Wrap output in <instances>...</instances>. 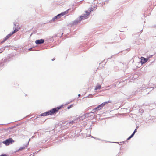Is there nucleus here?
Returning <instances> with one entry per match:
<instances>
[{
    "mask_svg": "<svg viewBox=\"0 0 156 156\" xmlns=\"http://www.w3.org/2000/svg\"><path fill=\"white\" fill-rule=\"evenodd\" d=\"M62 107V106H60L53 108L48 112H46L43 113H42L41 115V116H45L55 114L58 112L59 110Z\"/></svg>",
    "mask_w": 156,
    "mask_h": 156,
    "instance_id": "obj_1",
    "label": "nucleus"
},
{
    "mask_svg": "<svg viewBox=\"0 0 156 156\" xmlns=\"http://www.w3.org/2000/svg\"><path fill=\"white\" fill-rule=\"evenodd\" d=\"M68 10L65 11L64 12H62L61 14H59L56 16H55L53 19H52V21H55L56 20H57L58 19H59L61 18V17L64 15L67 14L68 13Z\"/></svg>",
    "mask_w": 156,
    "mask_h": 156,
    "instance_id": "obj_2",
    "label": "nucleus"
},
{
    "mask_svg": "<svg viewBox=\"0 0 156 156\" xmlns=\"http://www.w3.org/2000/svg\"><path fill=\"white\" fill-rule=\"evenodd\" d=\"M111 101L110 100H109L107 102H104L102 103L101 104L99 105L97 108L93 109L94 110H99L101 109L106 104L109 103H111Z\"/></svg>",
    "mask_w": 156,
    "mask_h": 156,
    "instance_id": "obj_3",
    "label": "nucleus"
},
{
    "mask_svg": "<svg viewBox=\"0 0 156 156\" xmlns=\"http://www.w3.org/2000/svg\"><path fill=\"white\" fill-rule=\"evenodd\" d=\"M14 140L11 138H9L3 141L2 143L6 146L9 145L10 144H12L14 142Z\"/></svg>",
    "mask_w": 156,
    "mask_h": 156,
    "instance_id": "obj_4",
    "label": "nucleus"
},
{
    "mask_svg": "<svg viewBox=\"0 0 156 156\" xmlns=\"http://www.w3.org/2000/svg\"><path fill=\"white\" fill-rule=\"evenodd\" d=\"M140 59L141 60V63L143 64L147 62V61L148 58H146L144 57H141L140 58Z\"/></svg>",
    "mask_w": 156,
    "mask_h": 156,
    "instance_id": "obj_5",
    "label": "nucleus"
},
{
    "mask_svg": "<svg viewBox=\"0 0 156 156\" xmlns=\"http://www.w3.org/2000/svg\"><path fill=\"white\" fill-rule=\"evenodd\" d=\"M44 40L43 39H41L40 40H37L36 41L35 43L37 44H39L44 43Z\"/></svg>",
    "mask_w": 156,
    "mask_h": 156,
    "instance_id": "obj_6",
    "label": "nucleus"
},
{
    "mask_svg": "<svg viewBox=\"0 0 156 156\" xmlns=\"http://www.w3.org/2000/svg\"><path fill=\"white\" fill-rule=\"evenodd\" d=\"M86 14L84 16H82L81 17V18L82 19L84 20L87 18V16L89 15L90 13L88 12L87 11L86 12Z\"/></svg>",
    "mask_w": 156,
    "mask_h": 156,
    "instance_id": "obj_7",
    "label": "nucleus"
},
{
    "mask_svg": "<svg viewBox=\"0 0 156 156\" xmlns=\"http://www.w3.org/2000/svg\"><path fill=\"white\" fill-rule=\"evenodd\" d=\"M12 35V33H10V34L7 35L4 38L3 40V42L5 41L8 38H9Z\"/></svg>",
    "mask_w": 156,
    "mask_h": 156,
    "instance_id": "obj_8",
    "label": "nucleus"
},
{
    "mask_svg": "<svg viewBox=\"0 0 156 156\" xmlns=\"http://www.w3.org/2000/svg\"><path fill=\"white\" fill-rule=\"evenodd\" d=\"M101 88V85L99 84H98L96 86L95 88L94 89L95 90H99Z\"/></svg>",
    "mask_w": 156,
    "mask_h": 156,
    "instance_id": "obj_9",
    "label": "nucleus"
},
{
    "mask_svg": "<svg viewBox=\"0 0 156 156\" xmlns=\"http://www.w3.org/2000/svg\"><path fill=\"white\" fill-rule=\"evenodd\" d=\"M136 131H137V129H136L134 130L133 133L129 138H127V140H129L131 138L134 136V134H135V133L136 132Z\"/></svg>",
    "mask_w": 156,
    "mask_h": 156,
    "instance_id": "obj_10",
    "label": "nucleus"
},
{
    "mask_svg": "<svg viewBox=\"0 0 156 156\" xmlns=\"http://www.w3.org/2000/svg\"><path fill=\"white\" fill-rule=\"evenodd\" d=\"M18 30L17 29H15L14 31L13 32H12V34H13L14 33L16 32L17 31H18Z\"/></svg>",
    "mask_w": 156,
    "mask_h": 156,
    "instance_id": "obj_11",
    "label": "nucleus"
},
{
    "mask_svg": "<svg viewBox=\"0 0 156 156\" xmlns=\"http://www.w3.org/2000/svg\"><path fill=\"white\" fill-rule=\"evenodd\" d=\"M90 113H87V114H85V116H86V117H87V116H88V115L90 114Z\"/></svg>",
    "mask_w": 156,
    "mask_h": 156,
    "instance_id": "obj_12",
    "label": "nucleus"
},
{
    "mask_svg": "<svg viewBox=\"0 0 156 156\" xmlns=\"http://www.w3.org/2000/svg\"><path fill=\"white\" fill-rule=\"evenodd\" d=\"M0 156H7L6 154H3L0 155Z\"/></svg>",
    "mask_w": 156,
    "mask_h": 156,
    "instance_id": "obj_13",
    "label": "nucleus"
},
{
    "mask_svg": "<svg viewBox=\"0 0 156 156\" xmlns=\"http://www.w3.org/2000/svg\"><path fill=\"white\" fill-rule=\"evenodd\" d=\"M70 106H69V107H67V108H68V109H70Z\"/></svg>",
    "mask_w": 156,
    "mask_h": 156,
    "instance_id": "obj_14",
    "label": "nucleus"
},
{
    "mask_svg": "<svg viewBox=\"0 0 156 156\" xmlns=\"http://www.w3.org/2000/svg\"><path fill=\"white\" fill-rule=\"evenodd\" d=\"M2 145V143L0 142V147H1Z\"/></svg>",
    "mask_w": 156,
    "mask_h": 156,
    "instance_id": "obj_15",
    "label": "nucleus"
},
{
    "mask_svg": "<svg viewBox=\"0 0 156 156\" xmlns=\"http://www.w3.org/2000/svg\"><path fill=\"white\" fill-rule=\"evenodd\" d=\"M73 106V105H70V108H71L72 107V106Z\"/></svg>",
    "mask_w": 156,
    "mask_h": 156,
    "instance_id": "obj_16",
    "label": "nucleus"
},
{
    "mask_svg": "<svg viewBox=\"0 0 156 156\" xmlns=\"http://www.w3.org/2000/svg\"><path fill=\"white\" fill-rule=\"evenodd\" d=\"M55 59V58H53V59H52V60H54Z\"/></svg>",
    "mask_w": 156,
    "mask_h": 156,
    "instance_id": "obj_17",
    "label": "nucleus"
},
{
    "mask_svg": "<svg viewBox=\"0 0 156 156\" xmlns=\"http://www.w3.org/2000/svg\"><path fill=\"white\" fill-rule=\"evenodd\" d=\"M80 96V94H79V95H78V96Z\"/></svg>",
    "mask_w": 156,
    "mask_h": 156,
    "instance_id": "obj_18",
    "label": "nucleus"
},
{
    "mask_svg": "<svg viewBox=\"0 0 156 156\" xmlns=\"http://www.w3.org/2000/svg\"><path fill=\"white\" fill-rule=\"evenodd\" d=\"M2 51H1V52H0V53H2Z\"/></svg>",
    "mask_w": 156,
    "mask_h": 156,
    "instance_id": "obj_19",
    "label": "nucleus"
}]
</instances>
